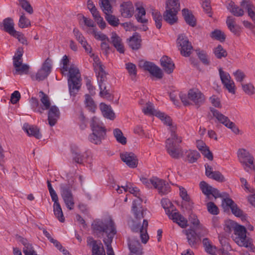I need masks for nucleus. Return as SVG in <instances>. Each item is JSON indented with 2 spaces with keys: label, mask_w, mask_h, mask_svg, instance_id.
I'll list each match as a JSON object with an SVG mask.
<instances>
[{
  "label": "nucleus",
  "mask_w": 255,
  "mask_h": 255,
  "mask_svg": "<svg viewBox=\"0 0 255 255\" xmlns=\"http://www.w3.org/2000/svg\"><path fill=\"white\" fill-rule=\"evenodd\" d=\"M140 180L142 184L148 188H154L157 189L159 193L161 194H167L169 191V186L165 182L156 177H152L148 178L142 176Z\"/></svg>",
  "instance_id": "1a4fd4ad"
},
{
  "label": "nucleus",
  "mask_w": 255,
  "mask_h": 255,
  "mask_svg": "<svg viewBox=\"0 0 255 255\" xmlns=\"http://www.w3.org/2000/svg\"><path fill=\"white\" fill-rule=\"evenodd\" d=\"M122 188L125 192H129L136 198L133 201L131 208L135 220L129 221L128 225L133 232L139 231L141 242L143 244H146L149 240V236L147 233L148 222L146 220H143L141 225L139 222L144 217V211L141 206L142 200L140 197V191L130 183H127L125 186H122Z\"/></svg>",
  "instance_id": "f257e3e1"
},
{
  "label": "nucleus",
  "mask_w": 255,
  "mask_h": 255,
  "mask_svg": "<svg viewBox=\"0 0 255 255\" xmlns=\"http://www.w3.org/2000/svg\"><path fill=\"white\" fill-rule=\"evenodd\" d=\"M182 233L186 235L187 242L191 247L196 246L200 240L194 229L183 230Z\"/></svg>",
  "instance_id": "412c9836"
},
{
  "label": "nucleus",
  "mask_w": 255,
  "mask_h": 255,
  "mask_svg": "<svg viewBox=\"0 0 255 255\" xmlns=\"http://www.w3.org/2000/svg\"><path fill=\"white\" fill-rule=\"evenodd\" d=\"M210 113L213 117L215 118L219 122L225 126L226 124H228L230 121L227 117L214 108H212L210 109Z\"/></svg>",
  "instance_id": "c9c22d12"
},
{
  "label": "nucleus",
  "mask_w": 255,
  "mask_h": 255,
  "mask_svg": "<svg viewBox=\"0 0 255 255\" xmlns=\"http://www.w3.org/2000/svg\"><path fill=\"white\" fill-rule=\"evenodd\" d=\"M96 73H98V80L99 82V88L100 89V95L102 97L107 98L109 97V94L108 91L106 90V85L104 83L106 73L104 71V74L103 76L101 73L100 74L99 72Z\"/></svg>",
  "instance_id": "c756f323"
},
{
  "label": "nucleus",
  "mask_w": 255,
  "mask_h": 255,
  "mask_svg": "<svg viewBox=\"0 0 255 255\" xmlns=\"http://www.w3.org/2000/svg\"><path fill=\"white\" fill-rule=\"evenodd\" d=\"M202 243L205 251L212 255H215L217 252V249L213 246L211 241L207 238L203 239Z\"/></svg>",
  "instance_id": "a19ab883"
},
{
  "label": "nucleus",
  "mask_w": 255,
  "mask_h": 255,
  "mask_svg": "<svg viewBox=\"0 0 255 255\" xmlns=\"http://www.w3.org/2000/svg\"><path fill=\"white\" fill-rule=\"evenodd\" d=\"M161 204L170 219L177 224L182 228L185 229L188 226L187 219L179 212L174 210L173 204L169 199H163L161 201Z\"/></svg>",
  "instance_id": "39448f33"
},
{
  "label": "nucleus",
  "mask_w": 255,
  "mask_h": 255,
  "mask_svg": "<svg viewBox=\"0 0 255 255\" xmlns=\"http://www.w3.org/2000/svg\"><path fill=\"white\" fill-rule=\"evenodd\" d=\"M219 73L222 83L231 80L230 75L228 72L224 71L222 68H219Z\"/></svg>",
  "instance_id": "e2e57ef3"
},
{
  "label": "nucleus",
  "mask_w": 255,
  "mask_h": 255,
  "mask_svg": "<svg viewBox=\"0 0 255 255\" xmlns=\"http://www.w3.org/2000/svg\"><path fill=\"white\" fill-rule=\"evenodd\" d=\"M235 204L234 202L229 198H223L222 202V206L225 211L231 209Z\"/></svg>",
  "instance_id": "13d9d810"
},
{
  "label": "nucleus",
  "mask_w": 255,
  "mask_h": 255,
  "mask_svg": "<svg viewBox=\"0 0 255 255\" xmlns=\"http://www.w3.org/2000/svg\"><path fill=\"white\" fill-rule=\"evenodd\" d=\"M120 12L122 16L127 18L131 17L134 13V7L131 2H126L121 4Z\"/></svg>",
  "instance_id": "a878e982"
},
{
  "label": "nucleus",
  "mask_w": 255,
  "mask_h": 255,
  "mask_svg": "<svg viewBox=\"0 0 255 255\" xmlns=\"http://www.w3.org/2000/svg\"><path fill=\"white\" fill-rule=\"evenodd\" d=\"M141 66L154 77L158 79H161L162 77L163 74L161 69L153 63L149 62H144Z\"/></svg>",
  "instance_id": "4be33fe9"
},
{
  "label": "nucleus",
  "mask_w": 255,
  "mask_h": 255,
  "mask_svg": "<svg viewBox=\"0 0 255 255\" xmlns=\"http://www.w3.org/2000/svg\"><path fill=\"white\" fill-rule=\"evenodd\" d=\"M69 60L66 55H64L61 61V71L64 74L68 71V87L71 96H75L81 87V75L79 69L75 66L71 65L68 68Z\"/></svg>",
  "instance_id": "7ed1b4c3"
},
{
  "label": "nucleus",
  "mask_w": 255,
  "mask_h": 255,
  "mask_svg": "<svg viewBox=\"0 0 255 255\" xmlns=\"http://www.w3.org/2000/svg\"><path fill=\"white\" fill-rule=\"evenodd\" d=\"M100 110L103 116L110 120H114L115 118V113L110 105L101 103L100 105Z\"/></svg>",
  "instance_id": "473e14b6"
},
{
  "label": "nucleus",
  "mask_w": 255,
  "mask_h": 255,
  "mask_svg": "<svg viewBox=\"0 0 255 255\" xmlns=\"http://www.w3.org/2000/svg\"><path fill=\"white\" fill-rule=\"evenodd\" d=\"M53 211L56 218L60 222H64L65 219L59 203H56L53 204Z\"/></svg>",
  "instance_id": "c03bdc74"
},
{
  "label": "nucleus",
  "mask_w": 255,
  "mask_h": 255,
  "mask_svg": "<svg viewBox=\"0 0 255 255\" xmlns=\"http://www.w3.org/2000/svg\"><path fill=\"white\" fill-rule=\"evenodd\" d=\"M23 129L29 136H34L38 139L41 137V134L39 132V129L35 126L24 124Z\"/></svg>",
  "instance_id": "7c9ffc66"
},
{
  "label": "nucleus",
  "mask_w": 255,
  "mask_h": 255,
  "mask_svg": "<svg viewBox=\"0 0 255 255\" xmlns=\"http://www.w3.org/2000/svg\"><path fill=\"white\" fill-rule=\"evenodd\" d=\"M177 44L180 47L181 54L185 57L189 56L191 53L192 47L188 38L184 35H180L177 39Z\"/></svg>",
  "instance_id": "a211bd4d"
},
{
  "label": "nucleus",
  "mask_w": 255,
  "mask_h": 255,
  "mask_svg": "<svg viewBox=\"0 0 255 255\" xmlns=\"http://www.w3.org/2000/svg\"><path fill=\"white\" fill-rule=\"evenodd\" d=\"M171 130L169 127V129L171 131V137L168 138L166 141V148L168 153L171 157L174 158H178L182 156L183 151L180 147L177 145L176 143L181 142L182 138L178 136L175 134V130Z\"/></svg>",
  "instance_id": "423d86ee"
},
{
  "label": "nucleus",
  "mask_w": 255,
  "mask_h": 255,
  "mask_svg": "<svg viewBox=\"0 0 255 255\" xmlns=\"http://www.w3.org/2000/svg\"><path fill=\"white\" fill-rule=\"evenodd\" d=\"M229 93L234 94L235 93V84L232 79L228 82L222 83Z\"/></svg>",
  "instance_id": "0e129e2a"
},
{
  "label": "nucleus",
  "mask_w": 255,
  "mask_h": 255,
  "mask_svg": "<svg viewBox=\"0 0 255 255\" xmlns=\"http://www.w3.org/2000/svg\"><path fill=\"white\" fill-rule=\"evenodd\" d=\"M188 219L190 223L193 225L195 229L199 227L200 225H202L197 216L195 214H190Z\"/></svg>",
  "instance_id": "680f3d73"
},
{
  "label": "nucleus",
  "mask_w": 255,
  "mask_h": 255,
  "mask_svg": "<svg viewBox=\"0 0 255 255\" xmlns=\"http://www.w3.org/2000/svg\"><path fill=\"white\" fill-rule=\"evenodd\" d=\"M212 38L222 42L225 39V35L222 31L220 30H215L211 34Z\"/></svg>",
  "instance_id": "4d7b16f0"
},
{
  "label": "nucleus",
  "mask_w": 255,
  "mask_h": 255,
  "mask_svg": "<svg viewBox=\"0 0 255 255\" xmlns=\"http://www.w3.org/2000/svg\"><path fill=\"white\" fill-rule=\"evenodd\" d=\"M200 157V154L196 150H189L186 152V160L190 163L196 162Z\"/></svg>",
  "instance_id": "a18cd8bd"
},
{
  "label": "nucleus",
  "mask_w": 255,
  "mask_h": 255,
  "mask_svg": "<svg viewBox=\"0 0 255 255\" xmlns=\"http://www.w3.org/2000/svg\"><path fill=\"white\" fill-rule=\"evenodd\" d=\"M142 110L145 115L155 116L159 118L164 125L168 126L171 130L175 129L176 125L172 123L170 117L165 113L155 109L151 103H147L145 106L142 108Z\"/></svg>",
  "instance_id": "6e6552de"
},
{
  "label": "nucleus",
  "mask_w": 255,
  "mask_h": 255,
  "mask_svg": "<svg viewBox=\"0 0 255 255\" xmlns=\"http://www.w3.org/2000/svg\"><path fill=\"white\" fill-rule=\"evenodd\" d=\"M179 97L183 104L186 106L192 104L200 105L205 100L204 96L197 89H190L188 91V95L181 93Z\"/></svg>",
  "instance_id": "9b49d317"
},
{
  "label": "nucleus",
  "mask_w": 255,
  "mask_h": 255,
  "mask_svg": "<svg viewBox=\"0 0 255 255\" xmlns=\"http://www.w3.org/2000/svg\"><path fill=\"white\" fill-rule=\"evenodd\" d=\"M92 229L96 234L105 233L107 238L104 239V242L107 246L108 255H115L113 250L111 246L113 239L116 234L114 223L111 218L104 220H96L92 225Z\"/></svg>",
  "instance_id": "f03ea898"
},
{
  "label": "nucleus",
  "mask_w": 255,
  "mask_h": 255,
  "mask_svg": "<svg viewBox=\"0 0 255 255\" xmlns=\"http://www.w3.org/2000/svg\"><path fill=\"white\" fill-rule=\"evenodd\" d=\"M226 23L228 28L233 33L237 34L240 29V26L235 23V18L232 16H228L226 20Z\"/></svg>",
  "instance_id": "37998d69"
},
{
  "label": "nucleus",
  "mask_w": 255,
  "mask_h": 255,
  "mask_svg": "<svg viewBox=\"0 0 255 255\" xmlns=\"http://www.w3.org/2000/svg\"><path fill=\"white\" fill-rule=\"evenodd\" d=\"M22 51L18 49L13 56V65L14 70L13 71V73L14 75L27 74L28 73L29 69V66H24L22 67V69H18L19 66L23 64L22 58Z\"/></svg>",
  "instance_id": "2eb2a0df"
},
{
  "label": "nucleus",
  "mask_w": 255,
  "mask_h": 255,
  "mask_svg": "<svg viewBox=\"0 0 255 255\" xmlns=\"http://www.w3.org/2000/svg\"><path fill=\"white\" fill-rule=\"evenodd\" d=\"M241 6L247 10L249 16L254 21L255 20V6L251 2L243 0L241 2Z\"/></svg>",
  "instance_id": "e433bc0d"
},
{
  "label": "nucleus",
  "mask_w": 255,
  "mask_h": 255,
  "mask_svg": "<svg viewBox=\"0 0 255 255\" xmlns=\"http://www.w3.org/2000/svg\"><path fill=\"white\" fill-rule=\"evenodd\" d=\"M141 37L137 33H135L128 40L129 47L133 50L139 49L141 46Z\"/></svg>",
  "instance_id": "f704fd0d"
},
{
  "label": "nucleus",
  "mask_w": 255,
  "mask_h": 255,
  "mask_svg": "<svg viewBox=\"0 0 255 255\" xmlns=\"http://www.w3.org/2000/svg\"><path fill=\"white\" fill-rule=\"evenodd\" d=\"M160 63L166 73L170 74L173 72L175 65L170 58L166 56H163L160 59Z\"/></svg>",
  "instance_id": "bb28decb"
},
{
  "label": "nucleus",
  "mask_w": 255,
  "mask_h": 255,
  "mask_svg": "<svg viewBox=\"0 0 255 255\" xmlns=\"http://www.w3.org/2000/svg\"><path fill=\"white\" fill-rule=\"evenodd\" d=\"M182 12L186 22L191 26H195L196 19L192 12L187 9H183Z\"/></svg>",
  "instance_id": "4c0bfd02"
},
{
  "label": "nucleus",
  "mask_w": 255,
  "mask_h": 255,
  "mask_svg": "<svg viewBox=\"0 0 255 255\" xmlns=\"http://www.w3.org/2000/svg\"><path fill=\"white\" fill-rule=\"evenodd\" d=\"M48 114V124L51 127L54 126L60 117V112L55 106H52L49 109Z\"/></svg>",
  "instance_id": "b1692460"
},
{
  "label": "nucleus",
  "mask_w": 255,
  "mask_h": 255,
  "mask_svg": "<svg viewBox=\"0 0 255 255\" xmlns=\"http://www.w3.org/2000/svg\"><path fill=\"white\" fill-rule=\"evenodd\" d=\"M165 8V11L163 14L164 20L171 25L177 23L178 21L177 14L180 10L179 0H167Z\"/></svg>",
  "instance_id": "0eeeda50"
},
{
  "label": "nucleus",
  "mask_w": 255,
  "mask_h": 255,
  "mask_svg": "<svg viewBox=\"0 0 255 255\" xmlns=\"http://www.w3.org/2000/svg\"><path fill=\"white\" fill-rule=\"evenodd\" d=\"M87 6L88 9L90 10L93 16L96 15L99 13V11L97 10L95 4L92 0H88L87 1Z\"/></svg>",
  "instance_id": "bf43d9fd"
},
{
  "label": "nucleus",
  "mask_w": 255,
  "mask_h": 255,
  "mask_svg": "<svg viewBox=\"0 0 255 255\" xmlns=\"http://www.w3.org/2000/svg\"><path fill=\"white\" fill-rule=\"evenodd\" d=\"M51 68L52 61L50 59L47 58L37 73L35 75L31 76L32 79L38 81L44 80L50 73Z\"/></svg>",
  "instance_id": "4468645a"
},
{
  "label": "nucleus",
  "mask_w": 255,
  "mask_h": 255,
  "mask_svg": "<svg viewBox=\"0 0 255 255\" xmlns=\"http://www.w3.org/2000/svg\"><path fill=\"white\" fill-rule=\"evenodd\" d=\"M196 232V234L200 240L201 238L207 236L209 234V230L202 224L200 225L197 228L194 229Z\"/></svg>",
  "instance_id": "5fc2aeb1"
},
{
  "label": "nucleus",
  "mask_w": 255,
  "mask_h": 255,
  "mask_svg": "<svg viewBox=\"0 0 255 255\" xmlns=\"http://www.w3.org/2000/svg\"><path fill=\"white\" fill-rule=\"evenodd\" d=\"M85 104L88 110L93 113L95 112L96 106L93 99L88 95H85Z\"/></svg>",
  "instance_id": "09e8293b"
},
{
  "label": "nucleus",
  "mask_w": 255,
  "mask_h": 255,
  "mask_svg": "<svg viewBox=\"0 0 255 255\" xmlns=\"http://www.w3.org/2000/svg\"><path fill=\"white\" fill-rule=\"evenodd\" d=\"M197 147L205 157L210 160L213 159V157L212 153L210 151L209 148L203 141H197Z\"/></svg>",
  "instance_id": "2f4dec72"
},
{
  "label": "nucleus",
  "mask_w": 255,
  "mask_h": 255,
  "mask_svg": "<svg viewBox=\"0 0 255 255\" xmlns=\"http://www.w3.org/2000/svg\"><path fill=\"white\" fill-rule=\"evenodd\" d=\"M18 26L21 28L29 27L31 26L30 20L22 14L20 16L18 23Z\"/></svg>",
  "instance_id": "603ef678"
},
{
  "label": "nucleus",
  "mask_w": 255,
  "mask_h": 255,
  "mask_svg": "<svg viewBox=\"0 0 255 255\" xmlns=\"http://www.w3.org/2000/svg\"><path fill=\"white\" fill-rule=\"evenodd\" d=\"M213 52L215 56L218 59L225 57L227 55V51L220 45L214 49Z\"/></svg>",
  "instance_id": "8fccbe9b"
},
{
  "label": "nucleus",
  "mask_w": 255,
  "mask_h": 255,
  "mask_svg": "<svg viewBox=\"0 0 255 255\" xmlns=\"http://www.w3.org/2000/svg\"><path fill=\"white\" fill-rule=\"evenodd\" d=\"M94 20L101 29L105 28L106 27V23L102 17L101 16L100 13L93 16Z\"/></svg>",
  "instance_id": "338daca9"
},
{
  "label": "nucleus",
  "mask_w": 255,
  "mask_h": 255,
  "mask_svg": "<svg viewBox=\"0 0 255 255\" xmlns=\"http://www.w3.org/2000/svg\"><path fill=\"white\" fill-rule=\"evenodd\" d=\"M88 244L92 247V255H106L102 244L92 238L88 239Z\"/></svg>",
  "instance_id": "5701e85b"
},
{
  "label": "nucleus",
  "mask_w": 255,
  "mask_h": 255,
  "mask_svg": "<svg viewBox=\"0 0 255 255\" xmlns=\"http://www.w3.org/2000/svg\"><path fill=\"white\" fill-rule=\"evenodd\" d=\"M240 225L232 220H227L225 222V230L227 232H231L232 231H233L234 232L237 227Z\"/></svg>",
  "instance_id": "3c124183"
},
{
  "label": "nucleus",
  "mask_w": 255,
  "mask_h": 255,
  "mask_svg": "<svg viewBox=\"0 0 255 255\" xmlns=\"http://www.w3.org/2000/svg\"><path fill=\"white\" fill-rule=\"evenodd\" d=\"M200 188L203 193L209 200L210 199L211 195L215 199L221 196L219 191L217 189L213 188L205 181H201L200 183Z\"/></svg>",
  "instance_id": "6ab92c4d"
},
{
  "label": "nucleus",
  "mask_w": 255,
  "mask_h": 255,
  "mask_svg": "<svg viewBox=\"0 0 255 255\" xmlns=\"http://www.w3.org/2000/svg\"><path fill=\"white\" fill-rule=\"evenodd\" d=\"M128 247L131 255H141L143 254L142 246L138 241H129Z\"/></svg>",
  "instance_id": "c85d7f7f"
},
{
  "label": "nucleus",
  "mask_w": 255,
  "mask_h": 255,
  "mask_svg": "<svg viewBox=\"0 0 255 255\" xmlns=\"http://www.w3.org/2000/svg\"><path fill=\"white\" fill-rule=\"evenodd\" d=\"M2 24L3 30L10 35H11L15 31L14 28V23L12 18L10 17L5 18L3 20Z\"/></svg>",
  "instance_id": "58836bf2"
},
{
  "label": "nucleus",
  "mask_w": 255,
  "mask_h": 255,
  "mask_svg": "<svg viewBox=\"0 0 255 255\" xmlns=\"http://www.w3.org/2000/svg\"><path fill=\"white\" fill-rule=\"evenodd\" d=\"M207 208L208 211L213 215H217L219 213V209L218 207L212 202L207 203Z\"/></svg>",
  "instance_id": "69168bd1"
},
{
  "label": "nucleus",
  "mask_w": 255,
  "mask_h": 255,
  "mask_svg": "<svg viewBox=\"0 0 255 255\" xmlns=\"http://www.w3.org/2000/svg\"><path fill=\"white\" fill-rule=\"evenodd\" d=\"M60 191L61 196L67 208L70 210L73 209L74 201L70 186L67 184H61Z\"/></svg>",
  "instance_id": "dca6fc26"
},
{
  "label": "nucleus",
  "mask_w": 255,
  "mask_h": 255,
  "mask_svg": "<svg viewBox=\"0 0 255 255\" xmlns=\"http://www.w3.org/2000/svg\"><path fill=\"white\" fill-rule=\"evenodd\" d=\"M90 127L92 132L88 136L89 141L96 145L100 144L106 134L103 124L97 118L93 117L91 121Z\"/></svg>",
  "instance_id": "20e7f679"
},
{
  "label": "nucleus",
  "mask_w": 255,
  "mask_h": 255,
  "mask_svg": "<svg viewBox=\"0 0 255 255\" xmlns=\"http://www.w3.org/2000/svg\"><path fill=\"white\" fill-rule=\"evenodd\" d=\"M81 45L85 49L86 52L89 53L90 57L93 59V66L96 72H99L100 74L101 73L103 76L104 74L103 66L101 64L98 57L92 52V48L91 46L88 44L86 41L85 44Z\"/></svg>",
  "instance_id": "f3484780"
},
{
  "label": "nucleus",
  "mask_w": 255,
  "mask_h": 255,
  "mask_svg": "<svg viewBox=\"0 0 255 255\" xmlns=\"http://www.w3.org/2000/svg\"><path fill=\"white\" fill-rule=\"evenodd\" d=\"M87 32L89 34H92L97 40H101L102 41L105 40L109 41L108 37L101 32L97 31V28H89L87 30Z\"/></svg>",
  "instance_id": "79ce46f5"
},
{
  "label": "nucleus",
  "mask_w": 255,
  "mask_h": 255,
  "mask_svg": "<svg viewBox=\"0 0 255 255\" xmlns=\"http://www.w3.org/2000/svg\"><path fill=\"white\" fill-rule=\"evenodd\" d=\"M114 135L116 138L117 140L122 143L125 144L127 142L126 138L123 135V132L119 129H115L114 130Z\"/></svg>",
  "instance_id": "864d4df0"
},
{
  "label": "nucleus",
  "mask_w": 255,
  "mask_h": 255,
  "mask_svg": "<svg viewBox=\"0 0 255 255\" xmlns=\"http://www.w3.org/2000/svg\"><path fill=\"white\" fill-rule=\"evenodd\" d=\"M105 18L108 22L113 26H117L119 24V19L111 13L106 14Z\"/></svg>",
  "instance_id": "6e6d98bb"
},
{
  "label": "nucleus",
  "mask_w": 255,
  "mask_h": 255,
  "mask_svg": "<svg viewBox=\"0 0 255 255\" xmlns=\"http://www.w3.org/2000/svg\"><path fill=\"white\" fill-rule=\"evenodd\" d=\"M152 18L155 21L156 27L160 29L162 26V16L161 13L156 9H152Z\"/></svg>",
  "instance_id": "49530a36"
},
{
  "label": "nucleus",
  "mask_w": 255,
  "mask_h": 255,
  "mask_svg": "<svg viewBox=\"0 0 255 255\" xmlns=\"http://www.w3.org/2000/svg\"><path fill=\"white\" fill-rule=\"evenodd\" d=\"M228 9L236 16H242L244 14L242 8L236 5L234 2L230 1L227 6Z\"/></svg>",
  "instance_id": "ea45409f"
},
{
  "label": "nucleus",
  "mask_w": 255,
  "mask_h": 255,
  "mask_svg": "<svg viewBox=\"0 0 255 255\" xmlns=\"http://www.w3.org/2000/svg\"><path fill=\"white\" fill-rule=\"evenodd\" d=\"M243 91L248 95H253L255 92V88L252 84H246L242 85Z\"/></svg>",
  "instance_id": "774afa93"
},
{
  "label": "nucleus",
  "mask_w": 255,
  "mask_h": 255,
  "mask_svg": "<svg viewBox=\"0 0 255 255\" xmlns=\"http://www.w3.org/2000/svg\"><path fill=\"white\" fill-rule=\"evenodd\" d=\"M111 38L112 43L117 50L121 53H124L125 48L122 39L115 32H113L111 33Z\"/></svg>",
  "instance_id": "cd10ccee"
},
{
  "label": "nucleus",
  "mask_w": 255,
  "mask_h": 255,
  "mask_svg": "<svg viewBox=\"0 0 255 255\" xmlns=\"http://www.w3.org/2000/svg\"><path fill=\"white\" fill-rule=\"evenodd\" d=\"M136 13L135 17L138 22L143 24L146 23L148 21L145 18L146 11L142 3L139 2L136 3Z\"/></svg>",
  "instance_id": "393cba45"
},
{
  "label": "nucleus",
  "mask_w": 255,
  "mask_h": 255,
  "mask_svg": "<svg viewBox=\"0 0 255 255\" xmlns=\"http://www.w3.org/2000/svg\"><path fill=\"white\" fill-rule=\"evenodd\" d=\"M121 158L128 167L134 168L138 164V159L134 153L124 152L121 153Z\"/></svg>",
  "instance_id": "aec40b11"
},
{
  "label": "nucleus",
  "mask_w": 255,
  "mask_h": 255,
  "mask_svg": "<svg viewBox=\"0 0 255 255\" xmlns=\"http://www.w3.org/2000/svg\"><path fill=\"white\" fill-rule=\"evenodd\" d=\"M99 3L101 9L105 14H108V13H112L111 2L107 0H100Z\"/></svg>",
  "instance_id": "de8ad7c7"
},
{
  "label": "nucleus",
  "mask_w": 255,
  "mask_h": 255,
  "mask_svg": "<svg viewBox=\"0 0 255 255\" xmlns=\"http://www.w3.org/2000/svg\"><path fill=\"white\" fill-rule=\"evenodd\" d=\"M39 97L41 105H39L38 100L33 97L31 98L29 102L34 111L42 113L44 111L48 110L51 107V103L49 97L42 91L39 93Z\"/></svg>",
  "instance_id": "ddd939ff"
},
{
  "label": "nucleus",
  "mask_w": 255,
  "mask_h": 255,
  "mask_svg": "<svg viewBox=\"0 0 255 255\" xmlns=\"http://www.w3.org/2000/svg\"><path fill=\"white\" fill-rule=\"evenodd\" d=\"M246 233V228L243 226L240 225L235 229L232 236L233 239L239 246L253 249L254 248L252 239L247 237Z\"/></svg>",
  "instance_id": "9d476101"
},
{
  "label": "nucleus",
  "mask_w": 255,
  "mask_h": 255,
  "mask_svg": "<svg viewBox=\"0 0 255 255\" xmlns=\"http://www.w3.org/2000/svg\"><path fill=\"white\" fill-rule=\"evenodd\" d=\"M20 242L23 245V252L24 255H37L31 244L27 240L20 238Z\"/></svg>",
  "instance_id": "72a5a7b5"
},
{
  "label": "nucleus",
  "mask_w": 255,
  "mask_h": 255,
  "mask_svg": "<svg viewBox=\"0 0 255 255\" xmlns=\"http://www.w3.org/2000/svg\"><path fill=\"white\" fill-rule=\"evenodd\" d=\"M11 36L17 39L18 40L23 44H27V39L24 34L21 32L15 30Z\"/></svg>",
  "instance_id": "052dcab7"
},
{
  "label": "nucleus",
  "mask_w": 255,
  "mask_h": 255,
  "mask_svg": "<svg viewBox=\"0 0 255 255\" xmlns=\"http://www.w3.org/2000/svg\"><path fill=\"white\" fill-rule=\"evenodd\" d=\"M237 154L238 159L245 171L250 172L255 170V159L248 151L244 148L239 149Z\"/></svg>",
  "instance_id": "f8f14e48"
}]
</instances>
